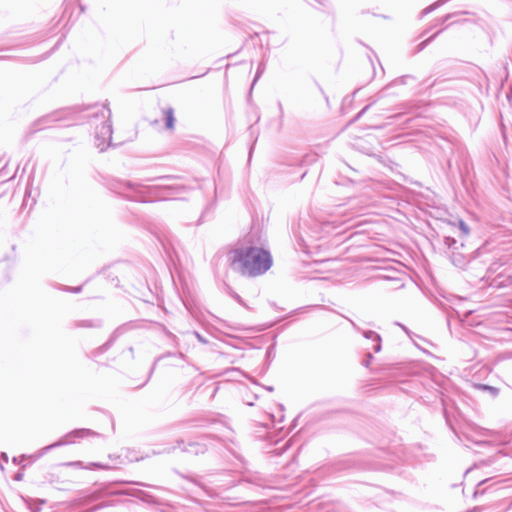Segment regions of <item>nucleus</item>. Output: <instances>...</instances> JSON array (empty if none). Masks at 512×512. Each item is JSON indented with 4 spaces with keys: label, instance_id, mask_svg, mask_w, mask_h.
Masks as SVG:
<instances>
[{
    "label": "nucleus",
    "instance_id": "nucleus-1",
    "mask_svg": "<svg viewBox=\"0 0 512 512\" xmlns=\"http://www.w3.org/2000/svg\"><path fill=\"white\" fill-rule=\"evenodd\" d=\"M112 112L108 104L91 105L87 107H72L54 111L36 120L31 126V131L37 132L50 127L53 123L63 120H72L76 123L87 120L96 124L95 145L100 152H104L111 146L112 141Z\"/></svg>",
    "mask_w": 512,
    "mask_h": 512
},
{
    "label": "nucleus",
    "instance_id": "nucleus-2",
    "mask_svg": "<svg viewBox=\"0 0 512 512\" xmlns=\"http://www.w3.org/2000/svg\"><path fill=\"white\" fill-rule=\"evenodd\" d=\"M109 187L115 193H118L129 200L150 202L155 200L174 199L183 187L178 185H153L145 187L137 182L128 180H113Z\"/></svg>",
    "mask_w": 512,
    "mask_h": 512
},
{
    "label": "nucleus",
    "instance_id": "nucleus-3",
    "mask_svg": "<svg viewBox=\"0 0 512 512\" xmlns=\"http://www.w3.org/2000/svg\"><path fill=\"white\" fill-rule=\"evenodd\" d=\"M231 265L243 276L257 277L272 266V256L266 249L256 246H242L230 252Z\"/></svg>",
    "mask_w": 512,
    "mask_h": 512
},
{
    "label": "nucleus",
    "instance_id": "nucleus-4",
    "mask_svg": "<svg viewBox=\"0 0 512 512\" xmlns=\"http://www.w3.org/2000/svg\"><path fill=\"white\" fill-rule=\"evenodd\" d=\"M97 435L98 434L96 432H94L93 430H90V429H85V428L75 429V430L67 433L65 436H63L61 439L54 442L53 444H50V445L42 448L40 451V455L42 456L54 448L74 443L76 439H83L86 437L97 436Z\"/></svg>",
    "mask_w": 512,
    "mask_h": 512
},
{
    "label": "nucleus",
    "instance_id": "nucleus-5",
    "mask_svg": "<svg viewBox=\"0 0 512 512\" xmlns=\"http://www.w3.org/2000/svg\"><path fill=\"white\" fill-rule=\"evenodd\" d=\"M349 322L357 332H361L366 339L371 340L373 342L372 350L375 353L381 351V337L378 333L372 330H361V328L354 321L349 320Z\"/></svg>",
    "mask_w": 512,
    "mask_h": 512
},
{
    "label": "nucleus",
    "instance_id": "nucleus-6",
    "mask_svg": "<svg viewBox=\"0 0 512 512\" xmlns=\"http://www.w3.org/2000/svg\"><path fill=\"white\" fill-rule=\"evenodd\" d=\"M178 446L181 447V449L184 452H188L194 455L203 454L207 450V444L205 442H190L187 445H184V442L182 440L177 441Z\"/></svg>",
    "mask_w": 512,
    "mask_h": 512
},
{
    "label": "nucleus",
    "instance_id": "nucleus-7",
    "mask_svg": "<svg viewBox=\"0 0 512 512\" xmlns=\"http://www.w3.org/2000/svg\"><path fill=\"white\" fill-rule=\"evenodd\" d=\"M451 262L458 268H464L469 263V255L459 250H453L450 254Z\"/></svg>",
    "mask_w": 512,
    "mask_h": 512
},
{
    "label": "nucleus",
    "instance_id": "nucleus-8",
    "mask_svg": "<svg viewBox=\"0 0 512 512\" xmlns=\"http://www.w3.org/2000/svg\"><path fill=\"white\" fill-rule=\"evenodd\" d=\"M299 229L302 230V224H299ZM294 236L297 239L298 246L300 249H302L304 252L307 251L309 245L307 244L308 239L310 238L308 233L306 231H294Z\"/></svg>",
    "mask_w": 512,
    "mask_h": 512
},
{
    "label": "nucleus",
    "instance_id": "nucleus-9",
    "mask_svg": "<svg viewBox=\"0 0 512 512\" xmlns=\"http://www.w3.org/2000/svg\"><path fill=\"white\" fill-rule=\"evenodd\" d=\"M102 325L99 319L79 320L74 323L76 328H100Z\"/></svg>",
    "mask_w": 512,
    "mask_h": 512
},
{
    "label": "nucleus",
    "instance_id": "nucleus-10",
    "mask_svg": "<svg viewBox=\"0 0 512 512\" xmlns=\"http://www.w3.org/2000/svg\"><path fill=\"white\" fill-rule=\"evenodd\" d=\"M127 326L126 325H123V326H120L118 327L112 334L111 338L105 343L103 344L100 349L102 351H105L107 350L112 344L113 342L116 340V338L121 335L122 333L126 332L127 331Z\"/></svg>",
    "mask_w": 512,
    "mask_h": 512
},
{
    "label": "nucleus",
    "instance_id": "nucleus-11",
    "mask_svg": "<svg viewBox=\"0 0 512 512\" xmlns=\"http://www.w3.org/2000/svg\"><path fill=\"white\" fill-rule=\"evenodd\" d=\"M163 114H164V121H165L166 128L173 129L174 123H175L173 108H171V107L165 108L163 110Z\"/></svg>",
    "mask_w": 512,
    "mask_h": 512
},
{
    "label": "nucleus",
    "instance_id": "nucleus-12",
    "mask_svg": "<svg viewBox=\"0 0 512 512\" xmlns=\"http://www.w3.org/2000/svg\"><path fill=\"white\" fill-rule=\"evenodd\" d=\"M444 244H445V245H446V246H447L451 251H453V250L465 249V245H464V243H460V244L458 245L457 240H456L455 238H453V237H449V236H447V237H445V238H444Z\"/></svg>",
    "mask_w": 512,
    "mask_h": 512
},
{
    "label": "nucleus",
    "instance_id": "nucleus-13",
    "mask_svg": "<svg viewBox=\"0 0 512 512\" xmlns=\"http://www.w3.org/2000/svg\"><path fill=\"white\" fill-rule=\"evenodd\" d=\"M448 1L449 0H438L435 3H433L432 5L426 7L421 12V18H423L427 14L431 13L432 11H434L435 9H437L438 7H440L441 5H443L444 3L448 2Z\"/></svg>",
    "mask_w": 512,
    "mask_h": 512
},
{
    "label": "nucleus",
    "instance_id": "nucleus-14",
    "mask_svg": "<svg viewBox=\"0 0 512 512\" xmlns=\"http://www.w3.org/2000/svg\"><path fill=\"white\" fill-rule=\"evenodd\" d=\"M475 388L478 389V390L487 391L493 397H496L498 395V393H499L498 388L493 387V386H489V385H486V384H476Z\"/></svg>",
    "mask_w": 512,
    "mask_h": 512
},
{
    "label": "nucleus",
    "instance_id": "nucleus-15",
    "mask_svg": "<svg viewBox=\"0 0 512 512\" xmlns=\"http://www.w3.org/2000/svg\"><path fill=\"white\" fill-rule=\"evenodd\" d=\"M131 495L146 502L152 501V496L143 490L136 489L133 492H131Z\"/></svg>",
    "mask_w": 512,
    "mask_h": 512
},
{
    "label": "nucleus",
    "instance_id": "nucleus-16",
    "mask_svg": "<svg viewBox=\"0 0 512 512\" xmlns=\"http://www.w3.org/2000/svg\"><path fill=\"white\" fill-rule=\"evenodd\" d=\"M410 78V76L405 75L402 77H399L395 80H393L390 84H388L384 89H388L394 85H405L407 83V79Z\"/></svg>",
    "mask_w": 512,
    "mask_h": 512
},
{
    "label": "nucleus",
    "instance_id": "nucleus-17",
    "mask_svg": "<svg viewBox=\"0 0 512 512\" xmlns=\"http://www.w3.org/2000/svg\"><path fill=\"white\" fill-rule=\"evenodd\" d=\"M275 346V343H273L266 350L265 357L269 363L275 358Z\"/></svg>",
    "mask_w": 512,
    "mask_h": 512
},
{
    "label": "nucleus",
    "instance_id": "nucleus-18",
    "mask_svg": "<svg viewBox=\"0 0 512 512\" xmlns=\"http://www.w3.org/2000/svg\"><path fill=\"white\" fill-rule=\"evenodd\" d=\"M441 31H438L437 33H435L433 36L429 37L428 39L422 41L418 47H417V51H421L423 50Z\"/></svg>",
    "mask_w": 512,
    "mask_h": 512
},
{
    "label": "nucleus",
    "instance_id": "nucleus-19",
    "mask_svg": "<svg viewBox=\"0 0 512 512\" xmlns=\"http://www.w3.org/2000/svg\"><path fill=\"white\" fill-rule=\"evenodd\" d=\"M459 229H460L462 235H464V236H467L470 232L468 225L462 220L459 221Z\"/></svg>",
    "mask_w": 512,
    "mask_h": 512
},
{
    "label": "nucleus",
    "instance_id": "nucleus-20",
    "mask_svg": "<svg viewBox=\"0 0 512 512\" xmlns=\"http://www.w3.org/2000/svg\"><path fill=\"white\" fill-rule=\"evenodd\" d=\"M278 109H279V121H280V124H282L283 118H284V109H283V105L280 101L278 102Z\"/></svg>",
    "mask_w": 512,
    "mask_h": 512
},
{
    "label": "nucleus",
    "instance_id": "nucleus-21",
    "mask_svg": "<svg viewBox=\"0 0 512 512\" xmlns=\"http://www.w3.org/2000/svg\"><path fill=\"white\" fill-rule=\"evenodd\" d=\"M64 290L72 292V293H79L82 290V286H77V287H68V286H66L64 288Z\"/></svg>",
    "mask_w": 512,
    "mask_h": 512
},
{
    "label": "nucleus",
    "instance_id": "nucleus-22",
    "mask_svg": "<svg viewBox=\"0 0 512 512\" xmlns=\"http://www.w3.org/2000/svg\"><path fill=\"white\" fill-rule=\"evenodd\" d=\"M365 357H366V358H365V360H364V362H363V365H364L365 367H369L370 362H371V360L373 359V355H372L370 352H368V353L365 355Z\"/></svg>",
    "mask_w": 512,
    "mask_h": 512
},
{
    "label": "nucleus",
    "instance_id": "nucleus-23",
    "mask_svg": "<svg viewBox=\"0 0 512 512\" xmlns=\"http://www.w3.org/2000/svg\"><path fill=\"white\" fill-rule=\"evenodd\" d=\"M455 14H447L446 16H444L443 18L441 19H438L437 20V24H443L445 23L446 21H448L449 19H451Z\"/></svg>",
    "mask_w": 512,
    "mask_h": 512
},
{
    "label": "nucleus",
    "instance_id": "nucleus-24",
    "mask_svg": "<svg viewBox=\"0 0 512 512\" xmlns=\"http://www.w3.org/2000/svg\"><path fill=\"white\" fill-rule=\"evenodd\" d=\"M194 335L196 336V338L198 339L199 342H201L203 344H207L208 343V341L200 333H198L197 331L194 332Z\"/></svg>",
    "mask_w": 512,
    "mask_h": 512
},
{
    "label": "nucleus",
    "instance_id": "nucleus-25",
    "mask_svg": "<svg viewBox=\"0 0 512 512\" xmlns=\"http://www.w3.org/2000/svg\"><path fill=\"white\" fill-rule=\"evenodd\" d=\"M232 296L239 304L246 306L243 299L237 293H233Z\"/></svg>",
    "mask_w": 512,
    "mask_h": 512
},
{
    "label": "nucleus",
    "instance_id": "nucleus-26",
    "mask_svg": "<svg viewBox=\"0 0 512 512\" xmlns=\"http://www.w3.org/2000/svg\"><path fill=\"white\" fill-rule=\"evenodd\" d=\"M369 108V106H365L358 114L357 116L355 117V119H359L366 111L367 109Z\"/></svg>",
    "mask_w": 512,
    "mask_h": 512
},
{
    "label": "nucleus",
    "instance_id": "nucleus-27",
    "mask_svg": "<svg viewBox=\"0 0 512 512\" xmlns=\"http://www.w3.org/2000/svg\"><path fill=\"white\" fill-rule=\"evenodd\" d=\"M375 468L376 469H383L384 470V469L392 468V465H390V464H381V465H379V466H377Z\"/></svg>",
    "mask_w": 512,
    "mask_h": 512
},
{
    "label": "nucleus",
    "instance_id": "nucleus-28",
    "mask_svg": "<svg viewBox=\"0 0 512 512\" xmlns=\"http://www.w3.org/2000/svg\"><path fill=\"white\" fill-rule=\"evenodd\" d=\"M261 73H262V69L258 68V71H257V73H256V76H255V78H254V81H253L252 86H253V85L255 84V82L258 80V78L260 77Z\"/></svg>",
    "mask_w": 512,
    "mask_h": 512
},
{
    "label": "nucleus",
    "instance_id": "nucleus-29",
    "mask_svg": "<svg viewBox=\"0 0 512 512\" xmlns=\"http://www.w3.org/2000/svg\"><path fill=\"white\" fill-rule=\"evenodd\" d=\"M396 325L400 326L402 328V330H404L406 333H408V329H407L406 326H404V325H402V324H400L398 322H396Z\"/></svg>",
    "mask_w": 512,
    "mask_h": 512
},
{
    "label": "nucleus",
    "instance_id": "nucleus-30",
    "mask_svg": "<svg viewBox=\"0 0 512 512\" xmlns=\"http://www.w3.org/2000/svg\"><path fill=\"white\" fill-rule=\"evenodd\" d=\"M488 481H489V479H485V480L481 481V482L478 484V486H481V485L485 484V483H486V482H488Z\"/></svg>",
    "mask_w": 512,
    "mask_h": 512
},
{
    "label": "nucleus",
    "instance_id": "nucleus-31",
    "mask_svg": "<svg viewBox=\"0 0 512 512\" xmlns=\"http://www.w3.org/2000/svg\"><path fill=\"white\" fill-rule=\"evenodd\" d=\"M317 3L324 5L325 0H315Z\"/></svg>",
    "mask_w": 512,
    "mask_h": 512
},
{
    "label": "nucleus",
    "instance_id": "nucleus-32",
    "mask_svg": "<svg viewBox=\"0 0 512 512\" xmlns=\"http://www.w3.org/2000/svg\"><path fill=\"white\" fill-rule=\"evenodd\" d=\"M205 440H209V441H211V440H212V437H211L210 435H207V436H205Z\"/></svg>",
    "mask_w": 512,
    "mask_h": 512
},
{
    "label": "nucleus",
    "instance_id": "nucleus-33",
    "mask_svg": "<svg viewBox=\"0 0 512 512\" xmlns=\"http://www.w3.org/2000/svg\"><path fill=\"white\" fill-rule=\"evenodd\" d=\"M178 356H179L180 358H184V354H183V353H178Z\"/></svg>",
    "mask_w": 512,
    "mask_h": 512
},
{
    "label": "nucleus",
    "instance_id": "nucleus-34",
    "mask_svg": "<svg viewBox=\"0 0 512 512\" xmlns=\"http://www.w3.org/2000/svg\"><path fill=\"white\" fill-rule=\"evenodd\" d=\"M160 179L167 180V179H169V177L164 176V177H161Z\"/></svg>",
    "mask_w": 512,
    "mask_h": 512
},
{
    "label": "nucleus",
    "instance_id": "nucleus-35",
    "mask_svg": "<svg viewBox=\"0 0 512 512\" xmlns=\"http://www.w3.org/2000/svg\"><path fill=\"white\" fill-rule=\"evenodd\" d=\"M173 354L172 353H167L166 356H172Z\"/></svg>",
    "mask_w": 512,
    "mask_h": 512
}]
</instances>
